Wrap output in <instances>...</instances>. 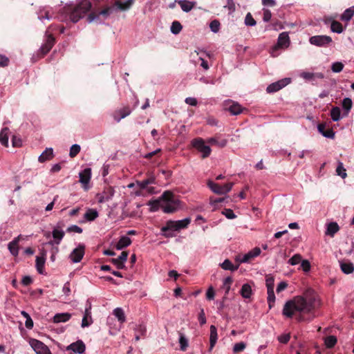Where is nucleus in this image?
<instances>
[{
    "label": "nucleus",
    "mask_w": 354,
    "mask_h": 354,
    "mask_svg": "<svg viewBox=\"0 0 354 354\" xmlns=\"http://www.w3.org/2000/svg\"><path fill=\"white\" fill-rule=\"evenodd\" d=\"M290 45V38L288 36V32H283L281 34H279L278 40H277V44L274 46L271 51V55L272 57H277L278 55V53H277V50L279 48H288Z\"/></svg>",
    "instance_id": "nucleus-7"
},
{
    "label": "nucleus",
    "mask_w": 354,
    "mask_h": 354,
    "mask_svg": "<svg viewBox=\"0 0 354 354\" xmlns=\"http://www.w3.org/2000/svg\"><path fill=\"white\" fill-rule=\"evenodd\" d=\"M299 76L306 81L311 82L313 84H316L317 79H324V75L322 73H310L303 71Z\"/></svg>",
    "instance_id": "nucleus-14"
},
{
    "label": "nucleus",
    "mask_w": 354,
    "mask_h": 354,
    "mask_svg": "<svg viewBox=\"0 0 354 354\" xmlns=\"http://www.w3.org/2000/svg\"><path fill=\"white\" fill-rule=\"evenodd\" d=\"M64 234L65 232L62 230L55 228L53 230L52 235L57 246L61 243Z\"/></svg>",
    "instance_id": "nucleus-29"
},
{
    "label": "nucleus",
    "mask_w": 354,
    "mask_h": 354,
    "mask_svg": "<svg viewBox=\"0 0 354 354\" xmlns=\"http://www.w3.org/2000/svg\"><path fill=\"white\" fill-rule=\"evenodd\" d=\"M209 28L213 32H218L220 29V23L217 20H214L210 22Z\"/></svg>",
    "instance_id": "nucleus-60"
},
{
    "label": "nucleus",
    "mask_w": 354,
    "mask_h": 354,
    "mask_svg": "<svg viewBox=\"0 0 354 354\" xmlns=\"http://www.w3.org/2000/svg\"><path fill=\"white\" fill-rule=\"evenodd\" d=\"M354 15V6H351L344 10L341 15V19L344 21H350Z\"/></svg>",
    "instance_id": "nucleus-36"
},
{
    "label": "nucleus",
    "mask_w": 354,
    "mask_h": 354,
    "mask_svg": "<svg viewBox=\"0 0 354 354\" xmlns=\"http://www.w3.org/2000/svg\"><path fill=\"white\" fill-rule=\"evenodd\" d=\"M46 37L44 44L41 45L39 50L43 56L50 50L55 44V38L52 35L48 34V32H46Z\"/></svg>",
    "instance_id": "nucleus-12"
},
{
    "label": "nucleus",
    "mask_w": 354,
    "mask_h": 354,
    "mask_svg": "<svg viewBox=\"0 0 354 354\" xmlns=\"http://www.w3.org/2000/svg\"><path fill=\"white\" fill-rule=\"evenodd\" d=\"M133 1L134 0H127L124 2H122L120 1H116L115 2V6L117 10L122 11L127 10L131 7Z\"/></svg>",
    "instance_id": "nucleus-26"
},
{
    "label": "nucleus",
    "mask_w": 354,
    "mask_h": 354,
    "mask_svg": "<svg viewBox=\"0 0 354 354\" xmlns=\"http://www.w3.org/2000/svg\"><path fill=\"white\" fill-rule=\"evenodd\" d=\"M99 216L98 212L95 209L89 208L84 214V218L88 221H93Z\"/></svg>",
    "instance_id": "nucleus-35"
},
{
    "label": "nucleus",
    "mask_w": 354,
    "mask_h": 354,
    "mask_svg": "<svg viewBox=\"0 0 354 354\" xmlns=\"http://www.w3.org/2000/svg\"><path fill=\"white\" fill-rule=\"evenodd\" d=\"M337 338L335 336L330 335L325 339V345L327 348H333L337 343Z\"/></svg>",
    "instance_id": "nucleus-46"
},
{
    "label": "nucleus",
    "mask_w": 354,
    "mask_h": 354,
    "mask_svg": "<svg viewBox=\"0 0 354 354\" xmlns=\"http://www.w3.org/2000/svg\"><path fill=\"white\" fill-rule=\"evenodd\" d=\"M81 147L80 145L77 144H74L71 147L69 156L71 158L75 157L80 151Z\"/></svg>",
    "instance_id": "nucleus-54"
},
{
    "label": "nucleus",
    "mask_w": 354,
    "mask_h": 354,
    "mask_svg": "<svg viewBox=\"0 0 354 354\" xmlns=\"http://www.w3.org/2000/svg\"><path fill=\"white\" fill-rule=\"evenodd\" d=\"M71 315L68 313H57L53 317L54 323L66 322L70 319Z\"/></svg>",
    "instance_id": "nucleus-30"
},
{
    "label": "nucleus",
    "mask_w": 354,
    "mask_h": 354,
    "mask_svg": "<svg viewBox=\"0 0 354 354\" xmlns=\"http://www.w3.org/2000/svg\"><path fill=\"white\" fill-rule=\"evenodd\" d=\"M179 344L180 350L185 351L188 347V340L183 334H180L179 337Z\"/></svg>",
    "instance_id": "nucleus-48"
},
{
    "label": "nucleus",
    "mask_w": 354,
    "mask_h": 354,
    "mask_svg": "<svg viewBox=\"0 0 354 354\" xmlns=\"http://www.w3.org/2000/svg\"><path fill=\"white\" fill-rule=\"evenodd\" d=\"M245 347L246 344L243 342L236 343L233 346V352L234 353L241 352L245 348Z\"/></svg>",
    "instance_id": "nucleus-57"
},
{
    "label": "nucleus",
    "mask_w": 354,
    "mask_h": 354,
    "mask_svg": "<svg viewBox=\"0 0 354 354\" xmlns=\"http://www.w3.org/2000/svg\"><path fill=\"white\" fill-rule=\"evenodd\" d=\"M207 185L214 193L217 194H223V189L221 185L215 183L212 181H209Z\"/></svg>",
    "instance_id": "nucleus-42"
},
{
    "label": "nucleus",
    "mask_w": 354,
    "mask_h": 354,
    "mask_svg": "<svg viewBox=\"0 0 354 354\" xmlns=\"http://www.w3.org/2000/svg\"><path fill=\"white\" fill-rule=\"evenodd\" d=\"M336 174L337 176L342 177V178L344 179L347 176V174L346 171V169L344 167V165L342 162L339 161L337 163V167L336 168Z\"/></svg>",
    "instance_id": "nucleus-43"
},
{
    "label": "nucleus",
    "mask_w": 354,
    "mask_h": 354,
    "mask_svg": "<svg viewBox=\"0 0 354 354\" xmlns=\"http://www.w3.org/2000/svg\"><path fill=\"white\" fill-rule=\"evenodd\" d=\"M113 314L121 324L126 322V316L122 308L118 307L115 308L113 311Z\"/></svg>",
    "instance_id": "nucleus-31"
},
{
    "label": "nucleus",
    "mask_w": 354,
    "mask_h": 354,
    "mask_svg": "<svg viewBox=\"0 0 354 354\" xmlns=\"http://www.w3.org/2000/svg\"><path fill=\"white\" fill-rule=\"evenodd\" d=\"M136 185L142 189H147L148 192L150 194L154 193V187H147V186H148L147 182H146L145 180H142V181H137Z\"/></svg>",
    "instance_id": "nucleus-49"
},
{
    "label": "nucleus",
    "mask_w": 354,
    "mask_h": 354,
    "mask_svg": "<svg viewBox=\"0 0 354 354\" xmlns=\"http://www.w3.org/2000/svg\"><path fill=\"white\" fill-rule=\"evenodd\" d=\"M245 24L248 26H254L256 25V21L252 17V15L249 12L246 15L245 18Z\"/></svg>",
    "instance_id": "nucleus-59"
},
{
    "label": "nucleus",
    "mask_w": 354,
    "mask_h": 354,
    "mask_svg": "<svg viewBox=\"0 0 354 354\" xmlns=\"http://www.w3.org/2000/svg\"><path fill=\"white\" fill-rule=\"evenodd\" d=\"M113 195V192L111 191L110 194H107L106 192L100 193L97 195V201L99 203H103L106 201H109L111 199Z\"/></svg>",
    "instance_id": "nucleus-38"
},
{
    "label": "nucleus",
    "mask_w": 354,
    "mask_h": 354,
    "mask_svg": "<svg viewBox=\"0 0 354 354\" xmlns=\"http://www.w3.org/2000/svg\"><path fill=\"white\" fill-rule=\"evenodd\" d=\"M268 292V303L269 306V308H272L275 302V295L274 292V290H267Z\"/></svg>",
    "instance_id": "nucleus-50"
},
{
    "label": "nucleus",
    "mask_w": 354,
    "mask_h": 354,
    "mask_svg": "<svg viewBox=\"0 0 354 354\" xmlns=\"http://www.w3.org/2000/svg\"><path fill=\"white\" fill-rule=\"evenodd\" d=\"M227 103L230 104L227 109L232 115H236L242 113L243 108L239 103L232 101H228Z\"/></svg>",
    "instance_id": "nucleus-21"
},
{
    "label": "nucleus",
    "mask_w": 354,
    "mask_h": 354,
    "mask_svg": "<svg viewBox=\"0 0 354 354\" xmlns=\"http://www.w3.org/2000/svg\"><path fill=\"white\" fill-rule=\"evenodd\" d=\"M182 28H183V26L180 24V23L178 21H174L171 24V26L170 27V30L173 34L177 35L181 31Z\"/></svg>",
    "instance_id": "nucleus-45"
},
{
    "label": "nucleus",
    "mask_w": 354,
    "mask_h": 354,
    "mask_svg": "<svg viewBox=\"0 0 354 354\" xmlns=\"http://www.w3.org/2000/svg\"><path fill=\"white\" fill-rule=\"evenodd\" d=\"M315 299L310 298L308 300L303 297H295L293 299L286 302L282 313L286 317H292L295 312L309 313L315 308Z\"/></svg>",
    "instance_id": "nucleus-1"
},
{
    "label": "nucleus",
    "mask_w": 354,
    "mask_h": 354,
    "mask_svg": "<svg viewBox=\"0 0 354 354\" xmlns=\"http://www.w3.org/2000/svg\"><path fill=\"white\" fill-rule=\"evenodd\" d=\"M330 117L334 122H337L344 118L341 113L340 108L338 106L333 107L330 110Z\"/></svg>",
    "instance_id": "nucleus-33"
},
{
    "label": "nucleus",
    "mask_w": 354,
    "mask_h": 354,
    "mask_svg": "<svg viewBox=\"0 0 354 354\" xmlns=\"http://www.w3.org/2000/svg\"><path fill=\"white\" fill-rule=\"evenodd\" d=\"M118 10L115 6V3L113 6L107 7L102 10L97 12H91L88 15L87 20L89 23L97 21L100 17L102 16L104 19H106L109 17L114 11Z\"/></svg>",
    "instance_id": "nucleus-6"
},
{
    "label": "nucleus",
    "mask_w": 354,
    "mask_h": 354,
    "mask_svg": "<svg viewBox=\"0 0 354 354\" xmlns=\"http://www.w3.org/2000/svg\"><path fill=\"white\" fill-rule=\"evenodd\" d=\"M221 268L225 270L235 271L239 268V265L234 266L229 259H225L221 264Z\"/></svg>",
    "instance_id": "nucleus-39"
},
{
    "label": "nucleus",
    "mask_w": 354,
    "mask_h": 354,
    "mask_svg": "<svg viewBox=\"0 0 354 354\" xmlns=\"http://www.w3.org/2000/svg\"><path fill=\"white\" fill-rule=\"evenodd\" d=\"M290 336L289 334H282L278 337V340L282 344H286L290 340Z\"/></svg>",
    "instance_id": "nucleus-64"
},
{
    "label": "nucleus",
    "mask_w": 354,
    "mask_h": 354,
    "mask_svg": "<svg viewBox=\"0 0 354 354\" xmlns=\"http://www.w3.org/2000/svg\"><path fill=\"white\" fill-rule=\"evenodd\" d=\"M232 279L230 277H226L223 282V288L225 290V294L227 295L230 290Z\"/></svg>",
    "instance_id": "nucleus-51"
},
{
    "label": "nucleus",
    "mask_w": 354,
    "mask_h": 354,
    "mask_svg": "<svg viewBox=\"0 0 354 354\" xmlns=\"http://www.w3.org/2000/svg\"><path fill=\"white\" fill-rule=\"evenodd\" d=\"M194 53H196V55L198 56L199 60H201V58L205 59L206 57H210L209 53L201 48H198L197 50H194Z\"/></svg>",
    "instance_id": "nucleus-55"
},
{
    "label": "nucleus",
    "mask_w": 354,
    "mask_h": 354,
    "mask_svg": "<svg viewBox=\"0 0 354 354\" xmlns=\"http://www.w3.org/2000/svg\"><path fill=\"white\" fill-rule=\"evenodd\" d=\"M240 294L245 299L250 298L252 294V290L250 285H249L248 283H244L241 287Z\"/></svg>",
    "instance_id": "nucleus-34"
},
{
    "label": "nucleus",
    "mask_w": 354,
    "mask_h": 354,
    "mask_svg": "<svg viewBox=\"0 0 354 354\" xmlns=\"http://www.w3.org/2000/svg\"><path fill=\"white\" fill-rule=\"evenodd\" d=\"M53 158V148H47L38 158L40 162L51 160Z\"/></svg>",
    "instance_id": "nucleus-27"
},
{
    "label": "nucleus",
    "mask_w": 354,
    "mask_h": 354,
    "mask_svg": "<svg viewBox=\"0 0 354 354\" xmlns=\"http://www.w3.org/2000/svg\"><path fill=\"white\" fill-rule=\"evenodd\" d=\"M79 178L83 188L85 190H88L89 189V182L91 178V169L87 167L80 171L79 173Z\"/></svg>",
    "instance_id": "nucleus-10"
},
{
    "label": "nucleus",
    "mask_w": 354,
    "mask_h": 354,
    "mask_svg": "<svg viewBox=\"0 0 354 354\" xmlns=\"http://www.w3.org/2000/svg\"><path fill=\"white\" fill-rule=\"evenodd\" d=\"M343 109L342 116L347 117L353 106V102L350 97H345L342 102Z\"/></svg>",
    "instance_id": "nucleus-20"
},
{
    "label": "nucleus",
    "mask_w": 354,
    "mask_h": 354,
    "mask_svg": "<svg viewBox=\"0 0 354 354\" xmlns=\"http://www.w3.org/2000/svg\"><path fill=\"white\" fill-rule=\"evenodd\" d=\"M207 142L210 145H214L219 147H224L227 145V140L223 139L221 140H218L216 138H209L207 140Z\"/></svg>",
    "instance_id": "nucleus-40"
},
{
    "label": "nucleus",
    "mask_w": 354,
    "mask_h": 354,
    "mask_svg": "<svg viewBox=\"0 0 354 354\" xmlns=\"http://www.w3.org/2000/svg\"><path fill=\"white\" fill-rule=\"evenodd\" d=\"M312 45L317 46H324L332 42L330 37L327 35H316L313 36L309 39Z\"/></svg>",
    "instance_id": "nucleus-9"
},
{
    "label": "nucleus",
    "mask_w": 354,
    "mask_h": 354,
    "mask_svg": "<svg viewBox=\"0 0 354 354\" xmlns=\"http://www.w3.org/2000/svg\"><path fill=\"white\" fill-rule=\"evenodd\" d=\"M175 2H177L180 5L182 10L185 12L191 11L196 5L195 1L187 0H175Z\"/></svg>",
    "instance_id": "nucleus-19"
},
{
    "label": "nucleus",
    "mask_w": 354,
    "mask_h": 354,
    "mask_svg": "<svg viewBox=\"0 0 354 354\" xmlns=\"http://www.w3.org/2000/svg\"><path fill=\"white\" fill-rule=\"evenodd\" d=\"M339 266L342 272L346 274H349L354 272V264L348 260L339 261Z\"/></svg>",
    "instance_id": "nucleus-17"
},
{
    "label": "nucleus",
    "mask_w": 354,
    "mask_h": 354,
    "mask_svg": "<svg viewBox=\"0 0 354 354\" xmlns=\"http://www.w3.org/2000/svg\"><path fill=\"white\" fill-rule=\"evenodd\" d=\"M131 113V110L129 106H124L120 109L116 110L113 113V118L119 122L122 119L129 115Z\"/></svg>",
    "instance_id": "nucleus-16"
},
{
    "label": "nucleus",
    "mask_w": 354,
    "mask_h": 354,
    "mask_svg": "<svg viewBox=\"0 0 354 354\" xmlns=\"http://www.w3.org/2000/svg\"><path fill=\"white\" fill-rule=\"evenodd\" d=\"M84 255V246L80 245L77 248H75L69 255L71 261L74 263H79L82 259Z\"/></svg>",
    "instance_id": "nucleus-13"
},
{
    "label": "nucleus",
    "mask_w": 354,
    "mask_h": 354,
    "mask_svg": "<svg viewBox=\"0 0 354 354\" xmlns=\"http://www.w3.org/2000/svg\"><path fill=\"white\" fill-rule=\"evenodd\" d=\"M86 346L82 340H78L68 345L66 351H71L75 353L82 354L85 352Z\"/></svg>",
    "instance_id": "nucleus-15"
},
{
    "label": "nucleus",
    "mask_w": 354,
    "mask_h": 354,
    "mask_svg": "<svg viewBox=\"0 0 354 354\" xmlns=\"http://www.w3.org/2000/svg\"><path fill=\"white\" fill-rule=\"evenodd\" d=\"M162 202L161 196L159 199L149 201L148 205L150 207V210L151 212H156L160 208L162 209Z\"/></svg>",
    "instance_id": "nucleus-37"
},
{
    "label": "nucleus",
    "mask_w": 354,
    "mask_h": 354,
    "mask_svg": "<svg viewBox=\"0 0 354 354\" xmlns=\"http://www.w3.org/2000/svg\"><path fill=\"white\" fill-rule=\"evenodd\" d=\"M218 339L217 329L215 326H210V335H209V351L214 347Z\"/></svg>",
    "instance_id": "nucleus-23"
},
{
    "label": "nucleus",
    "mask_w": 354,
    "mask_h": 354,
    "mask_svg": "<svg viewBox=\"0 0 354 354\" xmlns=\"http://www.w3.org/2000/svg\"><path fill=\"white\" fill-rule=\"evenodd\" d=\"M339 230V225L335 222H331L328 224L326 234L333 237Z\"/></svg>",
    "instance_id": "nucleus-32"
},
{
    "label": "nucleus",
    "mask_w": 354,
    "mask_h": 354,
    "mask_svg": "<svg viewBox=\"0 0 354 354\" xmlns=\"http://www.w3.org/2000/svg\"><path fill=\"white\" fill-rule=\"evenodd\" d=\"M20 239V236L16 237L13 241L8 243V248L10 252L15 257L17 256L19 254V247L18 243Z\"/></svg>",
    "instance_id": "nucleus-25"
},
{
    "label": "nucleus",
    "mask_w": 354,
    "mask_h": 354,
    "mask_svg": "<svg viewBox=\"0 0 354 354\" xmlns=\"http://www.w3.org/2000/svg\"><path fill=\"white\" fill-rule=\"evenodd\" d=\"M178 230L186 228L191 222L190 218H185L182 220L175 221Z\"/></svg>",
    "instance_id": "nucleus-44"
},
{
    "label": "nucleus",
    "mask_w": 354,
    "mask_h": 354,
    "mask_svg": "<svg viewBox=\"0 0 354 354\" xmlns=\"http://www.w3.org/2000/svg\"><path fill=\"white\" fill-rule=\"evenodd\" d=\"M131 243V239L127 236H122L120 237L119 241L115 244V247L118 250H121L129 245H130Z\"/></svg>",
    "instance_id": "nucleus-24"
},
{
    "label": "nucleus",
    "mask_w": 354,
    "mask_h": 354,
    "mask_svg": "<svg viewBox=\"0 0 354 354\" xmlns=\"http://www.w3.org/2000/svg\"><path fill=\"white\" fill-rule=\"evenodd\" d=\"M300 267L304 272H308L310 270V263L308 260H302Z\"/></svg>",
    "instance_id": "nucleus-61"
},
{
    "label": "nucleus",
    "mask_w": 354,
    "mask_h": 354,
    "mask_svg": "<svg viewBox=\"0 0 354 354\" xmlns=\"http://www.w3.org/2000/svg\"><path fill=\"white\" fill-rule=\"evenodd\" d=\"M46 252H43L41 256L36 257V268L39 274H44V268L46 261Z\"/></svg>",
    "instance_id": "nucleus-22"
},
{
    "label": "nucleus",
    "mask_w": 354,
    "mask_h": 354,
    "mask_svg": "<svg viewBox=\"0 0 354 354\" xmlns=\"http://www.w3.org/2000/svg\"><path fill=\"white\" fill-rule=\"evenodd\" d=\"M10 130L8 127L3 128L0 132V142L4 147L8 146Z\"/></svg>",
    "instance_id": "nucleus-28"
},
{
    "label": "nucleus",
    "mask_w": 354,
    "mask_h": 354,
    "mask_svg": "<svg viewBox=\"0 0 354 354\" xmlns=\"http://www.w3.org/2000/svg\"><path fill=\"white\" fill-rule=\"evenodd\" d=\"M111 262L116 266L118 269H123L125 267V264L120 261L118 258L112 259Z\"/></svg>",
    "instance_id": "nucleus-63"
},
{
    "label": "nucleus",
    "mask_w": 354,
    "mask_h": 354,
    "mask_svg": "<svg viewBox=\"0 0 354 354\" xmlns=\"http://www.w3.org/2000/svg\"><path fill=\"white\" fill-rule=\"evenodd\" d=\"M266 285L267 287V290H274V279L273 277H271V276L266 277Z\"/></svg>",
    "instance_id": "nucleus-56"
},
{
    "label": "nucleus",
    "mask_w": 354,
    "mask_h": 354,
    "mask_svg": "<svg viewBox=\"0 0 354 354\" xmlns=\"http://www.w3.org/2000/svg\"><path fill=\"white\" fill-rule=\"evenodd\" d=\"M91 6L89 0H81L73 8L68 6L64 8V10L68 15L70 20L73 23H77L91 10Z\"/></svg>",
    "instance_id": "nucleus-2"
},
{
    "label": "nucleus",
    "mask_w": 354,
    "mask_h": 354,
    "mask_svg": "<svg viewBox=\"0 0 354 354\" xmlns=\"http://www.w3.org/2000/svg\"><path fill=\"white\" fill-rule=\"evenodd\" d=\"M291 82V79L286 77L273 82L267 86L266 91L272 93L279 91Z\"/></svg>",
    "instance_id": "nucleus-8"
},
{
    "label": "nucleus",
    "mask_w": 354,
    "mask_h": 354,
    "mask_svg": "<svg viewBox=\"0 0 354 354\" xmlns=\"http://www.w3.org/2000/svg\"><path fill=\"white\" fill-rule=\"evenodd\" d=\"M30 346L37 354H52L47 346L37 339H32Z\"/></svg>",
    "instance_id": "nucleus-11"
},
{
    "label": "nucleus",
    "mask_w": 354,
    "mask_h": 354,
    "mask_svg": "<svg viewBox=\"0 0 354 354\" xmlns=\"http://www.w3.org/2000/svg\"><path fill=\"white\" fill-rule=\"evenodd\" d=\"M261 249L259 248H254L252 250L249 251L248 253L245 254L242 256V261L243 262L248 263L251 259L258 257L261 254Z\"/></svg>",
    "instance_id": "nucleus-18"
},
{
    "label": "nucleus",
    "mask_w": 354,
    "mask_h": 354,
    "mask_svg": "<svg viewBox=\"0 0 354 354\" xmlns=\"http://www.w3.org/2000/svg\"><path fill=\"white\" fill-rule=\"evenodd\" d=\"M301 256L300 254H295L292 256L289 260L288 263H290L292 266L297 265L298 263H301Z\"/></svg>",
    "instance_id": "nucleus-58"
},
{
    "label": "nucleus",
    "mask_w": 354,
    "mask_h": 354,
    "mask_svg": "<svg viewBox=\"0 0 354 354\" xmlns=\"http://www.w3.org/2000/svg\"><path fill=\"white\" fill-rule=\"evenodd\" d=\"M330 29L332 32L337 33H341L343 31L342 25L339 22L336 21H333L331 23Z\"/></svg>",
    "instance_id": "nucleus-47"
},
{
    "label": "nucleus",
    "mask_w": 354,
    "mask_h": 354,
    "mask_svg": "<svg viewBox=\"0 0 354 354\" xmlns=\"http://www.w3.org/2000/svg\"><path fill=\"white\" fill-rule=\"evenodd\" d=\"M134 330L136 334L140 335L141 336H145L147 332L146 326L142 324L136 325V327L134 328Z\"/></svg>",
    "instance_id": "nucleus-52"
},
{
    "label": "nucleus",
    "mask_w": 354,
    "mask_h": 354,
    "mask_svg": "<svg viewBox=\"0 0 354 354\" xmlns=\"http://www.w3.org/2000/svg\"><path fill=\"white\" fill-rule=\"evenodd\" d=\"M223 214L225 216V217L228 219H233L236 217L234 212L230 209H226L223 212Z\"/></svg>",
    "instance_id": "nucleus-62"
},
{
    "label": "nucleus",
    "mask_w": 354,
    "mask_h": 354,
    "mask_svg": "<svg viewBox=\"0 0 354 354\" xmlns=\"http://www.w3.org/2000/svg\"><path fill=\"white\" fill-rule=\"evenodd\" d=\"M161 231H179L177 228V225L175 221H169L167 222L165 226L161 228Z\"/></svg>",
    "instance_id": "nucleus-41"
},
{
    "label": "nucleus",
    "mask_w": 354,
    "mask_h": 354,
    "mask_svg": "<svg viewBox=\"0 0 354 354\" xmlns=\"http://www.w3.org/2000/svg\"><path fill=\"white\" fill-rule=\"evenodd\" d=\"M118 10L115 6V3L113 6L107 7L102 10L97 12H91L88 15L87 20L89 23L97 21L100 17L102 16L104 19H106L109 17L114 11Z\"/></svg>",
    "instance_id": "nucleus-5"
},
{
    "label": "nucleus",
    "mask_w": 354,
    "mask_h": 354,
    "mask_svg": "<svg viewBox=\"0 0 354 354\" xmlns=\"http://www.w3.org/2000/svg\"><path fill=\"white\" fill-rule=\"evenodd\" d=\"M192 145L198 152L201 153L203 158L208 157L212 151L209 146L207 145L201 138H197L192 141Z\"/></svg>",
    "instance_id": "nucleus-4"
},
{
    "label": "nucleus",
    "mask_w": 354,
    "mask_h": 354,
    "mask_svg": "<svg viewBox=\"0 0 354 354\" xmlns=\"http://www.w3.org/2000/svg\"><path fill=\"white\" fill-rule=\"evenodd\" d=\"M162 210L167 214L174 213L181 208L180 201L169 192H165L162 196Z\"/></svg>",
    "instance_id": "nucleus-3"
},
{
    "label": "nucleus",
    "mask_w": 354,
    "mask_h": 354,
    "mask_svg": "<svg viewBox=\"0 0 354 354\" xmlns=\"http://www.w3.org/2000/svg\"><path fill=\"white\" fill-rule=\"evenodd\" d=\"M344 68V64L341 62H333L331 65V70L333 73H339Z\"/></svg>",
    "instance_id": "nucleus-53"
}]
</instances>
